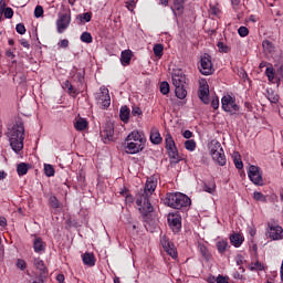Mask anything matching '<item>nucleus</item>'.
Masks as SVG:
<instances>
[{
  "instance_id": "f257e3e1",
  "label": "nucleus",
  "mask_w": 283,
  "mask_h": 283,
  "mask_svg": "<svg viewBox=\"0 0 283 283\" xmlns=\"http://www.w3.org/2000/svg\"><path fill=\"white\" fill-rule=\"evenodd\" d=\"M158 179L149 177L146 181L145 189L136 196L137 209L140 213H154V206L149 201V197L156 191Z\"/></svg>"
},
{
  "instance_id": "f03ea898",
  "label": "nucleus",
  "mask_w": 283,
  "mask_h": 283,
  "mask_svg": "<svg viewBox=\"0 0 283 283\" xmlns=\"http://www.w3.org/2000/svg\"><path fill=\"white\" fill-rule=\"evenodd\" d=\"M7 137L9 138L11 149L19 154L23 149V140H25V126L21 117H18L15 123L8 127Z\"/></svg>"
},
{
  "instance_id": "7ed1b4c3",
  "label": "nucleus",
  "mask_w": 283,
  "mask_h": 283,
  "mask_svg": "<svg viewBox=\"0 0 283 283\" xmlns=\"http://www.w3.org/2000/svg\"><path fill=\"white\" fill-rule=\"evenodd\" d=\"M164 205L179 211H189L191 207V198L182 192H170L166 195Z\"/></svg>"
},
{
  "instance_id": "20e7f679",
  "label": "nucleus",
  "mask_w": 283,
  "mask_h": 283,
  "mask_svg": "<svg viewBox=\"0 0 283 283\" xmlns=\"http://www.w3.org/2000/svg\"><path fill=\"white\" fill-rule=\"evenodd\" d=\"M126 154H140L145 149V135L138 130H133L125 139Z\"/></svg>"
},
{
  "instance_id": "39448f33",
  "label": "nucleus",
  "mask_w": 283,
  "mask_h": 283,
  "mask_svg": "<svg viewBox=\"0 0 283 283\" xmlns=\"http://www.w3.org/2000/svg\"><path fill=\"white\" fill-rule=\"evenodd\" d=\"M208 149L210 151V156H212V160H214L219 167H224V165H227V156L224 155V149L218 139H212L208 145Z\"/></svg>"
},
{
  "instance_id": "423d86ee",
  "label": "nucleus",
  "mask_w": 283,
  "mask_h": 283,
  "mask_svg": "<svg viewBox=\"0 0 283 283\" xmlns=\"http://www.w3.org/2000/svg\"><path fill=\"white\" fill-rule=\"evenodd\" d=\"M165 143L171 163H180V155L178 154V148L176 147V142H174V137L171 136V134H166Z\"/></svg>"
},
{
  "instance_id": "0eeeda50",
  "label": "nucleus",
  "mask_w": 283,
  "mask_h": 283,
  "mask_svg": "<svg viewBox=\"0 0 283 283\" xmlns=\"http://www.w3.org/2000/svg\"><path fill=\"white\" fill-rule=\"evenodd\" d=\"M199 72L203 74V76L213 74V63L211 62V55L208 53H205L200 57Z\"/></svg>"
},
{
  "instance_id": "6e6552de",
  "label": "nucleus",
  "mask_w": 283,
  "mask_h": 283,
  "mask_svg": "<svg viewBox=\"0 0 283 283\" xmlns=\"http://www.w3.org/2000/svg\"><path fill=\"white\" fill-rule=\"evenodd\" d=\"M248 177L258 187H262L264 185V179L262 178V172L260 171V167L251 165L249 167Z\"/></svg>"
},
{
  "instance_id": "1a4fd4ad",
  "label": "nucleus",
  "mask_w": 283,
  "mask_h": 283,
  "mask_svg": "<svg viewBox=\"0 0 283 283\" xmlns=\"http://www.w3.org/2000/svg\"><path fill=\"white\" fill-rule=\"evenodd\" d=\"M266 234H268V238H270V240H282L283 229L281 228L280 224L275 222H269Z\"/></svg>"
},
{
  "instance_id": "9d476101",
  "label": "nucleus",
  "mask_w": 283,
  "mask_h": 283,
  "mask_svg": "<svg viewBox=\"0 0 283 283\" xmlns=\"http://www.w3.org/2000/svg\"><path fill=\"white\" fill-rule=\"evenodd\" d=\"M167 220L171 231L180 233L182 229V217L179 213H169Z\"/></svg>"
},
{
  "instance_id": "9b49d317",
  "label": "nucleus",
  "mask_w": 283,
  "mask_h": 283,
  "mask_svg": "<svg viewBox=\"0 0 283 283\" xmlns=\"http://www.w3.org/2000/svg\"><path fill=\"white\" fill-rule=\"evenodd\" d=\"M222 109L224 112H230V114H235V112L240 111V106L235 104V99L231 96H223L221 99Z\"/></svg>"
},
{
  "instance_id": "f8f14e48",
  "label": "nucleus",
  "mask_w": 283,
  "mask_h": 283,
  "mask_svg": "<svg viewBox=\"0 0 283 283\" xmlns=\"http://www.w3.org/2000/svg\"><path fill=\"white\" fill-rule=\"evenodd\" d=\"M160 242L166 253H168L172 260H176V258H178V251L176 250L174 242L169 241L165 235L160 239Z\"/></svg>"
},
{
  "instance_id": "ddd939ff",
  "label": "nucleus",
  "mask_w": 283,
  "mask_h": 283,
  "mask_svg": "<svg viewBox=\"0 0 283 283\" xmlns=\"http://www.w3.org/2000/svg\"><path fill=\"white\" fill-rule=\"evenodd\" d=\"M71 21H72V17L70 15V13H63L59 17L56 21V28H57L59 34H63V31L70 28Z\"/></svg>"
},
{
  "instance_id": "4468645a",
  "label": "nucleus",
  "mask_w": 283,
  "mask_h": 283,
  "mask_svg": "<svg viewBox=\"0 0 283 283\" xmlns=\"http://www.w3.org/2000/svg\"><path fill=\"white\" fill-rule=\"evenodd\" d=\"M199 98L205 105H209V84L205 80L200 82Z\"/></svg>"
},
{
  "instance_id": "2eb2a0df",
  "label": "nucleus",
  "mask_w": 283,
  "mask_h": 283,
  "mask_svg": "<svg viewBox=\"0 0 283 283\" xmlns=\"http://www.w3.org/2000/svg\"><path fill=\"white\" fill-rule=\"evenodd\" d=\"M101 137L103 138L104 143L114 140V124L107 123L104 126V129L101 132Z\"/></svg>"
},
{
  "instance_id": "dca6fc26",
  "label": "nucleus",
  "mask_w": 283,
  "mask_h": 283,
  "mask_svg": "<svg viewBox=\"0 0 283 283\" xmlns=\"http://www.w3.org/2000/svg\"><path fill=\"white\" fill-rule=\"evenodd\" d=\"M187 84V76L182 74V71H175L172 73V85L175 87L185 86Z\"/></svg>"
},
{
  "instance_id": "f3484780",
  "label": "nucleus",
  "mask_w": 283,
  "mask_h": 283,
  "mask_svg": "<svg viewBox=\"0 0 283 283\" xmlns=\"http://www.w3.org/2000/svg\"><path fill=\"white\" fill-rule=\"evenodd\" d=\"M98 101L104 109H107L112 105V98L109 97V90L102 88Z\"/></svg>"
},
{
  "instance_id": "a211bd4d",
  "label": "nucleus",
  "mask_w": 283,
  "mask_h": 283,
  "mask_svg": "<svg viewBox=\"0 0 283 283\" xmlns=\"http://www.w3.org/2000/svg\"><path fill=\"white\" fill-rule=\"evenodd\" d=\"M198 251L206 262L211 260V252H209V248L205 243L198 242Z\"/></svg>"
},
{
  "instance_id": "6ab92c4d",
  "label": "nucleus",
  "mask_w": 283,
  "mask_h": 283,
  "mask_svg": "<svg viewBox=\"0 0 283 283\" xmlns=\"http://www.w3.org/2000/svg\"><path fill=\"white\" fill-rule=\"evenodd\" d=\"M83 264L86 266H95L96 265V258L94 253L86 252L82 255Z\"/></svg>"
},
{
  "instance_id": "aec40b11",
  "label": "nucleus",
  "mask_w": 283,
  "mask_h": 283,
  "mask_svg": "<svg viewBox=\"0 0 283 283\" xmlns=\"http://www.w3.org/2000/svg\"><path fill=\"white\" fill-rule=\"evenodd\" d=\"M150 143H153V145H160L163 143V137L160 136V132H158V128H151Z\"/></svg>"
},
{
  "instance_id": "412c9836",
  "label": "nucleus",
  "mask_w": 283,
  "mask_h": 283,
  "mask_svg": "<svg viewBox=\"0 0 283 283\" xmlns=\"http://www.w3.org/2000/svg\"><path fill=\"white\" fill-rule=\"evenodd\" d=\"M132 56H133L132 50H125L122 52L120 63L122 65H124V67L132 63Z\"/></svg>"
},
{
  "instance_id": "4be33fe9",
  "label": "nucleus",
  "mask_w": 283,
  "mask_h": 283,
  "mask_svg": "<svg viewBox=\"0 0 283 283\" xmlns=\"http://www.w3.org/2000/svg\"><path fill=\"white\" fill-rule=\"evenodd\" d=\"M230 242L235 247V249H239V247H242V243L244 242V237L240 233H234L230 235Z\"/></svg>"
},
{
  "instance_id": "5701e85b",
  "label": "nucleus",
  "mask_w": 283,
  "mask_h": 283,
  "mask_svg": "<svg viewBox=\"0 0 283 283\" xmlns=\"http://www.w3.org/2000/svg\"><path fill=\"white\" fill-rule=\"evenodd\" d=\"M129 115H130V111L129 107L122 106L119 109V118L123 123H129Z\"/></svg>"
},
{
  "instance_id": "b1692460",
  "label": "nucleus",
  "mask_w": 283,
  "mask_h": 283,
  "mask_svg": "<svg viewBox=\"0 0 283 283\" xmlns=\"http://www.w3.org/2000/svg\"><path fill=\"white\" fill-rule=\"evenodd\" d=\"M33 249L35 253H41L45 251V242H43V239L41 238H35L33 242Z\"/></svg>"
},
{
  "instance_id": "393cba45",
  "label": "nucleus",
  "mask_w": 283,
  "mask_h": 283,
  "mask_svg": "<svg viewBox=\"0 0 283 283\" xmlns=\"http://www.w3.org/2000/svg\"><path fill=\"white\" fill-rule=\"evenodd\" d=\"M175 94L180 101L187 98V90L185 86H175Z\"/></svg>"
},
{
  "instance_id": "a878e982",
  "label": "nucleus",
  "mask_w": 283,
  "mask_h": 283,
  "mask_svg": "<svg viewBox=\"0 0 283 283\" xmlns=\"http://www.w3.org/2000/svg\"><path fill=\"white\" fill-rule=\"evenodd\" d=\"M29 169H30V164L20 163L17 166L18 176H25V174H28Z\"/></svg>"
},
{
  "instance_id": "bb28decb",
  "label": "nucleus",
  "mask_w": 283,
  "mask_h": 283,
  "mask_svg": "<svg viewBox=\"0 0 283 283\" xmlns=\"http://www.w3.org/2000/svg\"><path fill=\"white\" fill-rule=\"evenodd\" d=\"M87 125H88V123L86 122L85 118H80V119L75 123L74 127H75V129H76L77 132H83V130L87 129Z\"/></svg>"
},
{
  "instance_id": "cd10ccee",
  "label": "nucleus",
  "mask_w": 283,
  "mask_h": 283,
  "mask_svg": "<svg viewBox=\"0 0 283 283\" xmlns=\"http://www.w3.org/2000/svg\"><path fill=\"white\" fill-rule=\"evenodd\" d=\"M76 19L80 23H90L92 21V12L81 13Z\"/></svg>"
},
{
  "instance_id": "c85d7f7f",
  "label": "nucleus",
  "mask_w": 283,
  "mask_h": 283,
  "mask_svg": "<svg viewBox=\"0 0 283 283\" xmlns=\"http://www.w3.org/2000/svg\"><path fill=\"white\" fill-rule=\"evenodd\" d=\"M247 272V269H244V265H239V270L235 271L233 274H232V277L234 280H244V273Z\"/></svg>"
},
{
  "instance_id": "c756f323",
  "label": "nucleus",
  "mask_w": 283,
  "mask_h": 283,
  "mask_svg": "<svg viewBox=\"0 0 283 283\" xmlns=\"http://www.w3.org/2000/svg\"><path fill=\"white\" fill-rule=\"evenodd\" d=\"M227 249H229V242L228 241L221 240V241L217 242L218 253H221V254L226 253Z\"/></svg>"
},
{
  "instance_id": "7c9ffc66",
  "label": "nucleus",
  "mask_w": 283,
  "mask_h": 283,
  "mask_svg": "<svg viewBox=\"0 0 283 283\" xmlns=\"http://www.w3.org/2000/svg\"><path fill=\"white\" fill-rule=\"evenodd\" d=\"M33 264L36 269H39V271H41V273H45V271H48V269L45 268V263L40 258L34 259Z\"/></svg>"
},
{
  "instance_id": "2f4dec72",
  "label": "nucleus",
  "mask_w": 283,
  "mask_h": 283,
  "mask_svg": "<svg viewBox=\"0 0 283 283\" xmlns=\"http://www.w3.org/2000/svg\"><path fill=\"white\" fill-rule=\"evenodd\" d=\"M172 12L175 17H182L185 14V4H174Z\"/></svg>"
},
{
  "instance_id": "473e14b6",
  "label": "nucleus",
  "mask_w": 283,
  "mask_h": 283,
  "mask_svg": "<svg viewBox=\"0 0 283 283\" xmlns=\"http://www.w3.org/2000/svg\"><path fill=\"white\" fill-rule=\"evenodd\" d=\"M142 220L146 224H155V222H156V219L154 218V214H151V213L142 214Z\"/></svg>"
},
{
  "instance_id": "72a5a7b5",
  "label": "nucleus",
  "mask_w": 283,
  "mask_h": 283,
  "mask_svg": "<svg viewBox=\"0 0 283 283\" xmlns=\"http://www.w3.org/2000/svg\"><path fill=\"white\" fill-rule=\"evenodd\" d=\"M62 87H63V90H67V94H78V93H76V90H74V86L72 85V83L69 80L63 82Z\"/></svg>"
},
{
  "instance_id": "f704fd0d",
  "label": "nucleus",
  "mask_w": 283,
  "mask_h": 283,
  "mask_svg": "<svg viewBox=\"0 0 283 283\" xmlns=\"http://www.w3.org/2000/svg\"><path fill=\"white\" fill-rule=\"evenodd\" d=\"M80 41H82V43H92L94 39L92 38V33L85 31L81 34Z\"/></svg>"
},
{
  "instance_id": "c9c22d12",
  "label": "nucleus",
  "mask_w": 283,
  "mask_h": 283,
  "mask_svg": "<svg viewBox=\"0 0 283 283\" xmlns=\"http://www.w3.org/2000/svg\"><path fill=\"white\" fill-rule=\"evenodd\" d=\"M44 174H45V176H48V178H52V176H54V174H56V171L54 170V166H52L50 164H45L44 165Z\"/></svg>"
},
{
  "instance_id": "e433bc0d",
  "label": "nucleus",
  "mask_w": 283,
  "mask_h": 283,
  "mask_svg": "<svg viewBox=\"0 0 283 283\" xmlns=\"http://www.w3.org/2000/svg\"><path fill=\"white\" fill-rule=\"evenodd\" d=\"M233 163L238 169H242L244 167V164L242 163V159L240 158V154H238V153H234V155H233Z\"/></svg>"
},
{
  "instance_id": "4c0bfd02",
  "label": "nucleus",
  "mask_w": 283,
  "mask_h": 283,
  "mask_svg": "<svg viewBox=\"0 0 283 283\" xmlns=\"http://www.w3.org/2000/svg\"><path fill=\"white\" fill-rule=\"evenodd\" d=\"M164 50H165V46L160 43L155 44L154 49H153L155 56H158L159 59H160V56H163Z\"/></svg>"
},
{
  "instance_id": "58836bf2",
  "label": "nucleus",
  "mask_w": 283,
  "mask_h": 283,
  "mask_svg": "<svg viewBox=\"0 0 283 283\" xmlns=\"http://www.w3.org/2000/svg\"><path fill=\"white\" fill-rule=\"evenodd\" d=\"M185 148L188 151H196V140L193 139H188L185 142Z\"/></svg>"
},
{
  "instance_id": "ea45409f",
  "label": "nucleus",
  "mask_w": 283,
  "mask_h": 283,
  "mask_svg": "<svg viewBox=\"0 0 283 283\" xmlns=\"http://www.w3.org/2000/svg\"><path fill=\"white\" fill-rule=\"evenodd\" d=\"M234 262L237 266H244V264H247V259H244V255L242 254H237V256L234 258Z\"/></svg>"
},
{
  "instance_id": "a19ab883",
  "label": "nucleus",
  "mask_w": 283,
  "mask_h": 283,
  "mask_svg": "<svg viewBox=\"0 0 283 283\" xmlns=\"http://www.w3.org/2000/svg\"><path fill=\"white\" fill-rule=\"evenodd\" d=\"M49 202L53 209H59V207H61V202H59V199L56 198V196H51L49 199Z\"/></svg>"
},
{
  "instance_id": "79ce46f5",
  "label": "nucleus",
  "mask_w": 283,
  "mask_h": 283,
  "mask_svg": "<svg viewBox=\"0 0 283 283\" xmlns=\"http://www.w3.org/2000/svg\"><path fill=\"white\" fill-rule=\"evenodd\" d=\"M159 90L161 92V94H164V96H167V94H169V83L168 82H161Z\"/></svg>"
},
{
  "instance_id": "37998d69",
  "label": "nucleus",
  "mask_w": 283,
  "mask_h": 283,
  "mask_svg": "<svg viewBox=\"0 0 283 283\" xmlns=\"http://www.w3.org/2000/svg\"><path fill=\"white\" fill-rule=\"evenodd\" d=\"M203 191H206L207 193H213L216 191V184H205Z\"/></svg>"
},
{
  "instance_id": "c03bdc74",
  "label": "nucleus",
  "mask_w": 283,
  "mask_h": 283,
  "mask_svg": "<svg viewBox=\"0 0 283 283\" xmlns=\"http://www.w3.org/2000/svg\"><path fill=\"white\" fill-rule=\"evenodd\" d=\"M250 271H264V264H262L260 261H256L255 263H252Z\"/></svg>"
},
{
  "instance_id": "a18cd8bd",
  "label": "nucleus",
  "mask_w": 283,
  "mask_h": 283,
  "mask_svg": "<svg viewBox=\"0 0 283 283\" xmlns=\"http://www.w3.org/2000/svg\"><path fill=\"white\" fill-rule=\"evenodd\" d=\"M217 48H219V52H223L224 54L231 52V49L229 48V45H226L224 42H218Z\"/></svg>"
},
{
  "instance_id": "49530a36",
  "label": "nucleus",
  "mask_w": 283,
  "mask_h": 283,
  "mask_svg": "<svg viewBox=\"0 0 283 283\" xmlns=\"http://www.w3.org/2000/svg\"><path fill=\"white\" fill-rule=\"evenodd\" d=\"M254 200H258V202H266V196H264L262 192L255 191L253 193Z\"/></svg>"
},
{
  "instance_id": "de8ad7c7",
  "label": "nucleus",
  "mask_w": 283,
  "mask_h": 283,
  "mask_svg": "<svg viewBox=\"0 0 283 283\" xmlns=\"http://www.w3.org/2000/svg\"><path fill=\"white\" fill-rule=\"evenodd\" d=\"M15 265L18 269H20V271H25V269H28V264L23 259H18Z\"/></svg>"
},
{
  "instance_id": "09e8293b",
  "label": "nucleus",
  "mask_w": 283,
  "mask_h": 283,
  "mask_svg": "<svg viewBox=\"0 0 283 283\" xmlns=\"http://www.w3.org/2000/svg\"><path fill=\"white\" fill-rule=\"evenodd\" d=\"M262 45H263L264 50H269L270 52H273V50H275L273 42H271L269 40H264Z\"/></svg>"
},
{
  "instance_id": "8fccbe9b",
  "label": "nucleus",
  "mask_w": 283,
  "mask_h": 283,
  "mask_svg": "<svg viewBox=\"0 0 283 283\" xmlns=\"http://www.w3.org/2000/svg\"><path fill=\"white\" fill-rule=\"evenodd\" d=\"M265 74H266L269 81H273V78H275V69H273V67H268V69L265 70Z\"/></svg>"
},
{
  "instance_id": "3c124183",
  "label": "nucleus",
  "mask_w": 283,
  "mask_h": 283,
  "mask_svg": "<svg viewBox=\"0 0 283 283\" xmlns=\"http://www.w3.org/2000/svg\"><path fill=\"white\" fill-rule=\"evenodd\" d=\"M4 19H12L14 17V11L12 8L7 7V9L3 10Z\"/></svg>"
},
{
  "instance_id": "603ef678",
  "label": "nucleus",
  "mask_w": 283,
  "mask_h": 283,
  "mask_svg": "<svg viewBox=\"0 0 283 283\" xmlns=\"http://www.w3.org/2000/svg\"><path fill=\"white\" fill-rule=\"evenodd\" d=\"M34 17H35V19H41V17H43V7L42 6L35 7Z\"/></svg>"
},
{
  "instance_id": "864d4df0",
  "label": "nucleus",
  "mask_w": 283,
  "mask_h": 283,
  "mask_svg": "<svg viewBox=\"0 0 283 283\" xmlns=\"http://www.w3.org/2000/svg\"><path fill=\"white\" fill-rule=\"evenodd\" d=\"M276 75L280 76V78H283V63H279L274 65Z\"/></svg>"
},
{
  "instance_id": "5fc2aeb1",
  "label": "nucleus",
  "mask_w": 283,
  "mask_h": 283,
  "mask_svg": "<svg viewBox=\"0 0 283 283\" xmlns=\"http://www.w3.org/2000/svg\"><path fill=\"white\" fill-rule=\"evenodd\" d=\"M125 6L129 12H134V9L136 8V1L134 0L126 1Z\"/></svg>"
},
{
  "instance_id": "6e6d98bb",
  "label": "nucleus",
  "mask_w": 283,
  "mask_h": 283,
  "mask_svg": "<svg viewBox=\"0 0 283 283\" xmlns=\"http://www.w3.org/2000/svg\"><path fill=\"white\" fill-rule=\"evenodd\" d=\"M238 34L241 35L242 38L249 36V28L247 27H240L238 29Z\"/></svg>"
},
{
  "instance_id": "4d7b16f0",
  "label": "nucleus",
  "mask_w": 283,
  "mask_h": 283,
  "mask_svg": "<svg viewBox=\"0 0 283 283\" xmlns=\"http://www.w3.org/2000/svg\"><path fill=\"white\" fill-rule=\"evenodd\" d=\"M15 31L18 32V34H25V24L18 23L15 25Z\"/></svg>"
},
{
  "instance_id": "13d9d810",
  "label": "nucleus",
  "mask_w": 283,
  "mask_h": 283,
  "mask_svg": "<svg viewBox=\"0 0 283 283\" xmlns=\"http://www.w3.org/2000/svg\"><path fill=\"white\" fill-rule=\"evenodd\" d=\"M217 283H229V277L219 274L216 280Z\"/></svg>"
},
{
  "instance_id": "bf43d9fd",
  "label": "nucleus",
  "mask_w": 283,
  "mask_h": 283,
  "mask_svg": "<svg viewBox=\"0 0 283 283\" xmlns=\"http://www.w3.org/2000/svg\"><path fill=\"white\" fill-rule=\"evenodd\" d=\"M59 48H69L70 45V41L67 39H64V40H61L59 43H57Z\"/></svg>"
},
{
  "instance_id": "052dcab7",
  "label": "nucleus",
  "mask_w": 283,
  "mask_h": 283,
  "mask_svg": "<svg viewBox=\"0 0 283 283\" xmlns=\"http://www.w3.org/2000/svg\"><path fill=\"white\" fill-rule=\"evenodd\" d=\"M132 114L134 116H140L143 114V111L140 109V107L135 106V107H133Z\"/></svg>"
},
{
  "instance_id": "680f3d73",
  "label": "nucleus",
  "mask_w": 283,
  "mask_h": 283,
  "mask_svg": "<svg viewBox=\"0 0 283 283\" xmlns=\"http://www.w3.org/2000/svg\"><path fill=\"white\" fill-rule=\"evenodd\" d=\"M211 107H213L214 109H218L220 107V99L218 98L212 99Z\"/></svg>"
},
{
  "instance_id": "e2e57ef3",
  "label": "nucleus",
  "mask_w": 283,
  "mask_h": 283,
  "mask_svg": "<svg viewBox=\"0 0 283 283\" xmlns=\"http://www.w3.org/2000/svg\"><path fill=\"white\" fill-rule=\"evenodd\" d=\"M0 227H2L3 229L8 227V219H6V217H0Z\"/></svg>"
},
{
  "instance_id": "0e129e2a",
  "label": "nucleus",
  "mask_w": 283,
  "mask_h": 283,
  "mask_svg": "<svg viewBox=\"0 0 283 283\" xmlns=\"http://www.w3.org/2000/svg\"><path fill=\"white\" fill-rule=\"evenodd\" d=\"M184 138H186L187 140H189V138H192L193 133H191V130H185L182 134Z\"/></svg>"
},
{
  "instance_id": "69168bd1",
  "label": "nucleus",
  "mask_w": 283,
  "mask_h": 283,
  "mask_svg": "<svg viewBox=\"0 0 283 283\" xmlns=\"http://www.w3.org/2000/svg\"><path fill=\"white\" fill-rule=\"evenodd\" d=\"M21 46L27 48V50H30V42H28V40H25V39H22Z\"/></svg>"
},
{
  "instance_id": "338daca9",
  "label": "nucleus",
  "mask_w": 283,
  "mask_h": 283,
  "mask_svg": "<svg viewBox=\"0 0 283 283\" xmlns=\"http://www.w3.org/2000/svg\"><path fill=\"white\" fill-rule=\"evenodd\" d=\"M125 200L127 205H132V202H134V196L126 195Z\"/></svg>"
},
{
  "instance_id": "774afa93",
  "label": "nucleus",
  "mask_w": 283,
  "mask_h": 283,
  "mask_svg": "<svg viewBox=\"0 0 283 283\" xmlns=\"http://www.w3.org/2000/svg\"><path fill=\"white\" fill-rule=\"evenodd\" d=\"M6 9H7V8H6V1L1 0V1H0V13L3 14V11H4Z\"/></svg>"
}]
</instances>
